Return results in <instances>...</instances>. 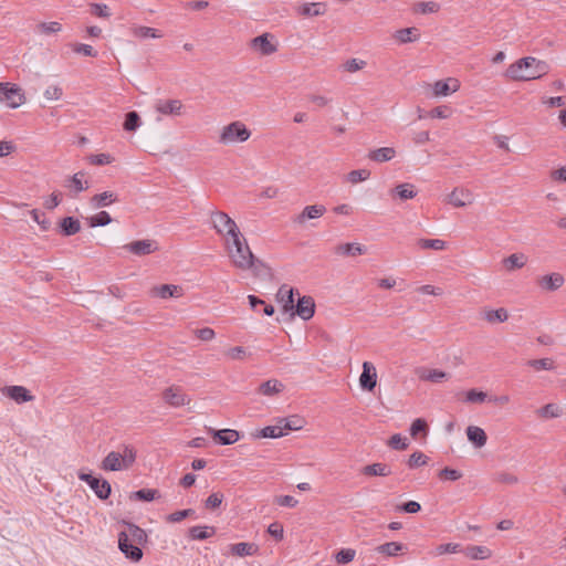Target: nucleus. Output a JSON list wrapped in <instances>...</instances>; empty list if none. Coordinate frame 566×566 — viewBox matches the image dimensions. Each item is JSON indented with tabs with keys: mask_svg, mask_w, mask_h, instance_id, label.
Here are the masks:
<instances>
[{
	"mask_svg": "<svg viewBox=\"0 0 566 566\" xmlns=\"http://www.w3.org/2000/svg\"><path fill=\"white\" fill-rule=\"evenodd\" d=\"M224 247L232 264L235 268L243 271L250 270L254 275H261L263 272L269 270L263 261L254 256L247 239L241 232L224 242Z\"/></svg>",
	"mask_w": 566,
	"mask_h": 566,
	"instance_id": "1",
	"label": "nucleus"
},
{
	"mask_svg": "<svg viewBox=\"0 0 566 566\" xmlns=\"http://www.w3.org/2000/svg\"><path fill=\"white\" fill-rule=\"evenodd\" d=\"M146 532L129 522H123V530L118 533V548L126 558L137 563L143 557L140 548L147 542Z\"/></svg>",
	"mask_w": 566,
	"mask_h": 566,
	"instance_id": "2",
	"label": "nucleus"
},
{
	"mask_svg": "<svg viewBox=\"0 0 566 566\" xmlns=\"http://www.w3.org/2000/svg\"><path fill=\"white\" fill-rule=\"evenodd\" d=\"M549 72L547 62L534 56H525L512 63L505 71V77L512 81H532Z\"/></svg>",
	"mask_w": 566,
	"mask_h": 566,
	"instance_id": "3",
	"label": "nucleus"
},
{
	"mask_svg": "<svg viewBox=\"0 0 566 566\" xmlns=\"http://www.w3.org/2000/svg\"><path fill=\"white\" fill-rule=\"evenodd\" d=\"M137 451L133 446L124 444L117 451H111L102 461L104 471H124L136 461Z\"/></svg>",
	"mask_w": 566,
	"mask_h": 566,
	"instance_id": "4",
	"label": "nucleus"
},
{
	"mask_svg": "<svg viewBox=\"0 0 566 566\" xmlns=\"http://www.w3.org/2000/svg\"><path fill=\"white\" fill-rule=\"evenodd\" d=\"M251 137V130L241 120L231 122L221 127L218 143L224 146L242 144Z\"/></svg>",
	"mask_w": 566,
	"mask_h": 566,
	"instance_id": "5",
	"label": "nucleus"
},
{
	"mask_svg": "<svg viewBox=\"0 0 566 566\" xmlns=\"http://www.w3.org/2000/svg\"><path fill=\"white\" fill-rule=\"evenodd\" d=\"M210 223L213 230L223 238L224 242L241 232L235 221L223 211L212 210Z\"/></svg>",
	"mask_w": 566,
	"mask_h": 566,
	"instance_id": "6",
	"label": "nucleus"
},
{
	"mask_svg": "<svg viewBox=\"0 0 566 566\" xmlns=\"http://www.w3.org/2000/svg\"><path fill=\"white\" fill-rule=\"evenodd\" d=\"M154 109L157 113V122L163 117H179L185 114V105L180 99L159 98L154 104Z\"/></svg>",
	"mask_w": 566,
	"mask_h": 566,
	"instance_id": "7",
	"label": "nucleus"
},
{
	"mask_svg": "<svg viewBox=\"0 0 566 566\" xmlns=\"http://www.w3.org/2000/svg\"><path fill=\"white\" fill-rule=\"evenodd\" d=\"M0 101L10 108H18L25 102V96L20 86L4 82L0 83Z\"/></svg>",
	"mask_w": 566,
	"mask_h": 566,
	"instance_id": "8",
	"label": "nucleus"
},
{
	"mask_svg": "<svg viewBox=\"0 0 566 566\" xmlns=\"http://www.w3.org/2000/svg\"><path fill=\"white\" fill-rule=\"evenodd\" d=\"M78 479L85 482L95 493V495L101 500H106L109 497L112 492V486L107 480L96 478L90 473L80 472Z\"/></svg>",
	"mask_w": 566,
	"mask_h": 566,
	"instance_id": "9",
	"label": "nucleus"
},
{
	"mask_svg": "<svg viewBox=\"0 0 566 566\" xmlns=\"http://www.w3.org/2000/svg\"><path fill=\"white\" fill-rule=\"evenodd\" d=\"M250 45L253 50L263 56H269L275 53L279 49V44L276 41H274V35L271 33H263L253 38L250 42Z\"/></svg>",
	"mask_w": 566,
	"mask_h": 566,
	"instance_id": "10",
	"label": "nucleus"
},
{
	"mask_svg": "<svg viewBox=\"0 0 566 566\" xmlns=\"http://www.w3.org/2000/svg\"><path fill=\"white\" fill-rule=\"evenodd\" d=\"M328 6L326 2H301L294 7L296 15L301 18H317L326 14Z\"/></svg>",
	"mask_w": 566,
	"mask_h": 566,
	"instance_id": "11",
	"label": "nucleus"
},
{
	"mask_svg": "<svg viewBox=\"0 0 566 566\" xmlns=\"http://www.w3.org/2000/svg\"><path fill=\"white\" fill-rule=\"evenodd\" d=\"M474 196L471 190L463 187H455L447 197L446 202L454 208H463L472 205Z\"/></svg>",
	"mask_w": 566,
	"mask_h": 566,
	"instance_id": "12",
	"label": "nucleus"
},
{
	"mask_svg": "<svg viewBox=\"0 0 566 566\" xmlns=\"http://www.w3.org/2000/svg\"><path fill=\"white\" fill-rule=\"evenodd\" d=\"M1 392L19 405L34 400V396L30 390L20 385L6 386L1 389Z\"/></svg>",
	"mask_w": 566,
	"mask_h": 566,
	"instance_id": "13",
	"label": "nucleus"
},
{
	"mask_svg": "<svg viewBox=\"0 0 566 566\" xmlns=\"http://www.w3.org/2000/svg\"><path fill=\"white\" fill-rule=\"evenodd\" d=\"M163 398L171 407L178 408L190 403L191 399L180 388L169 387L164 390Z\"/></svg>",
	"mask_w": 566,
	"mask_h": 566,
	"instance_id": "14",
	"label": "nucleus"
},
{
	"mask_svg": "<svg viewBox=\"0 0 566 566\" xmlns=\"http://www.w3.org/2000/svg\"><path fill=\"white\" fill-rule=\"evenodd\" d=\"M460 82L454 77L439 80L432 84V93L436 97L448 96L451 93L458 92Z\"/></svg>",
	"mask_w": 566,
	"mask_h": 566,
	"instance_id": "15",
	"label": "nucleus"
},
{
	"mask_svg": "<svg viewBox=\"0 0 566 566\" xmlns=\"http://www.w3.org/2000/svg\"><path fill=\"white\" fill-rule=\"evenodd\" d=\"M359 385L364 390L373 391L377 385V371L369 361L363 363V371L359 377Z\"/></svg>",
	"mask_w": 566,
	"mask_h": 566,
	"instance_id": "16",
	"label": "nucleus"
},
{
	"mask_svg": "<svg viewBox=\"0 0 566 566\" xmlns=\"http://www.w3.org/2000/svg\"><path fill=\"white\" fill-rule=\"evenodd\" d=\"M150 295L163 300L179 298L184 295L182 287L175 284H163L154 286L150 290Z\"/></svg>",
	"mask_w": 566,
	"mask_h": 566,
	"instance_id": "17",
	"label": "nucleus"
},
{
	"mask_svg": "<svg viewBox=\"0 0 566 566\" xmlns=\"http://www.w3.org/2000/svg\"><path fill=\"white\" fill-rule=\"evenodd\" d=\"M565 283V277L558 272H553L543 275L538 279V285L543 291L555 292L559 290Z\"/></svg>",
	"mask_w": 566,
	"mask_h": 566,
	"instance_id": "18",
	"label": "nucleus"
},
{
	"mask_svg": "<svg viewBox=\"0 0 566 566\" xmlns=\"http://www.w3.org/2000/svg\"><path fill=\"white\" fill-rule=\"evenodd\" d=\"M291 427L292 426L289 422H286L285 418H281V419H279L276 424L264 427L260 431L258 437L269 438V439H277V438L285 436L286 432L289 431V428H291Z\"/></svg>",
	"mask_w": 566,
	"mask_h": 566,
	"instance_id": "19",
	"label": "nucleus"
},
{
	"mask_svg": "<svg viewBox=\"0 0 566 566\" xmlns=\"http://www.w3.org/2000/svg\"><path fill=\"white\" fill-rule=\"evenodd\" d=\"M295 313L304 321L311 319L315 314V302L312 296L298 297L294 305Z\"/></svg>",
	"mask_w": 566,
	"mask_h": 566,
	"instance_id": "20",
	"label": "nucleus"
},
{
	"mask_svg": "<svg viewBox=\"0 0 566 566\" xmlns=\"http://www.w3.org/2000/svg\"><path fill=\"white\" fill-rule=\"evenodd\" d=\"M124 248L136 255H147L157 250L156 242L149 239L133 241Z\"/></svg>",
	"mask_w": 566,
	"mask_h": 566,
	"instance_id": "21",
	"label": "nucleus"
},
{
	"mask_svg": "<svg viewBox=\"0 0 566 566\" xmlns=\"http://www.w3.org/2000/svg\"><path fill=\"white\" fill-rule=\"evenodd\" d=\"M326 212V207L323 205H311L306 206L303 211L296 216L294 221L298 224H303L306 220L318 219Z\"/></svg>",
	"mask_w": 566,
	"mask_h": 566,
	"instance_id": "22",
	"label": "nucleus"
},
{
	"mask_svg": "<svg viewBox=\"0 0 566 566\" xmlns=\"http://www.w3.org/2000/svg\"><path fill=\"white\" fill-rule=\"evenodd\" d=\"M213 438L221 446H230L239 441L240 433L234 429L210 430Z\"/></svg>",
	"mask_w": 566,
	"mask_h": 566,
	"instance_id": "23",
	"label": "nucleus"
},
{
	"mask_svg": "<svg viewBox=\"0 0 566 566\" xmlns=\"http://www.w3.org/2000/svg\"><path fill=\"white\" fill-rule=\"evenodd\" d=\"M392 36L399 44H407L417 42L420 39V31L415 27H410L395 31Z\"/></svg>",
	"mask_w": 566,
	"mask_h": 566,
	"instance_id": "24",
	"label": "nucleus"
},
{
	"mask_svg": "<svg viewBox=\"0 0 566 566\" xmlns=\"http://www.w3.org/2000/svg\"><path fill=\"white\" fill-rule=\"evenodd\" d=\"M276 298L282 304L284 312L294 310V290L292 287L283 284L276 293Z\"/></svg>",
	"mask_w": 566,
	"mask_h": 566,
	"instance_id": "25",
	"label": "nucleus"
},
{
	"mask_svg": "<svg viewBox=\"0 0 566 566\" xmlns=\"http://www.w3.org/2000/svg\"><path fill=\"white\" fill-rule=\"evenodd\" d=\"M396 157V150L394 147H381L371 149L367 154V158L375 163H387Z\"/></svg>",
	"mask_w": 566,
	"mask_h": 566,
	"instance_id": "26",
	"label": "nucleus"
},
{
	"mask_svg": "<svg viewBox=\"0 0 566 566\" xmlns=\"http://www.w3.org/2000/svg\"><path fill=\"white\" fill-rule=\"evenodd\" d=\"M118 200V196L116 192L113 191H104L102 193L94 195L90 199V203L93 208H104L113 205Z\"/></svg>",
	"mask_w": 566,
	"mask_h": 566,
	"instance_id": "27",
	"label": "nucleus"
},
{
	"mask_svg": "<svg viewBox=\"0 0 566 566\" xmlns=\"http://www.w3.org/2000/svg\"><path fill=\"white\" fill-rule=\"evenodd\" d=\"M284 384L279 379H269L262 382L258 389L259 394L266 397H274L284 390Z\"/></svg>",
	"mask_w": 566,
	"mask_h": 566,
	"instance_id": "28",
	"label": "nucleus"
},
{
	"mask_svg": "<svg viewBox=\"0 0 566 566\" xmlns=\"http://www.w3.org/2000/svg\"><path fill=\"white\" fill-rule=\"evenodd\" d=\"M535 413L544 420L556 419L563 415V409L558 403L549 402L536 409Z\"/></svg>",
	"mask_w": 566,
	"mask_h": 566,
	"instance_id": "29",
	"label": "nucleus"
},
{
	"mask_svg": "<svg viewBox=\"0 0 566 566\" xmlns=\"http://www.w3.org/2000/svg\"><path fill=\"white\" fill-rule=\"evenodd\" d=\"M84 177L85 174L83 171L74 174L66 180L65 187L72 189L76 193L87 190L90 188V182Z\"/></svg>",
	"mask_w": 566,
	"mask_h": 566,
	"instance_id": "30",
	"label": "nucleus"
},
{
	"mask_svg": "<svg viewBox=\"0 0 566 566\" xmlns=\"http://www.w3.org/2000/svg\"><path fill=\"white\" fill-rule=\"evenodd\" d=\"M468 439L476 447L482 448L485 446L488 437L485 431L476 426H469L467 428Z\"/></svg>",
	"mask_w": 566,
	"mask_h": 566,
	"instance_id": "31",
	"label": "nucleus"
},
{
	"mask_svg": "<svg viewBox=\"0 0 566 566\" xmlns=\"http://www.w3.org/2000/svg\"><path fill=\"white\" fill-rule=\"evenodd\" d=\"M361 473L367 476H388L391 470L387 464L378 462L364 467Z\"/></svg>",
	"mask_w": 566,
	"mask_h": 566,
	"instance_id": "32",
	"label": "nucleus"
},
{
	"mask_svg": "<svg viewBox=\"0 0 566 566\" xmlns=\"http://www.w3.org/2000/svg\"><path fill=\"white\" fill-rule=\"evenodd\" d=\"M230 552L239 557L252 556L258 552V546L253 543H237L230 546Z\"/></svg>",
	"mask_w": 566,
	"mask_h": 566,
	"instance_id": "33",
	"label": "nucleus"
},
{
	"mask_svg": "<svg viewBox=\"0 0 566 566\" xmlns=\"http://www.w3.org/2000/svg\"><path fill=\"white\" fill-rule=\"evenodd\" d=\"M482 315L483 318L489 323H504L509 319V312L504 307L486 310Z\"/></svg>",
	"mask_w": 566,
	"mask_h": 566,
	"instance_id": "34",
	"label": "nucleus"
},
{
	"mask_svg": "<svg viewBox=\"0 0 566 566\" xmlns=\"http://www.w3.org/2000/svg\"><path fill=\"white\" fill-rule=\"evenodd\" d=\"M391 192L396 195L400 200H409L413 199L417 196V191L412 184H399L397 185Z\"/></svg>",
	"mask_w": 566,
	"mask_h": 566,
	"instance_id": "35",
	"label": "nucleus"
},
{
	"mask_svg": "<svg viewBox=\"0 0 566 566\" xmlns=\"http://www.w3.org/2000/svg\"><path fill=\"white\" fill-rule=\"evenodd\" d=\"M216 528L207 525H196L189 528V536L191 539H206L214 535Z\"/></svg>",
	"mask_w": 566,
	"mask_h": 566,
	"instance_id": "36",
	"label": "nucleus"
},
{
	"mask_svg": "<svg viewBox=\"0 0 566 566\" xmlns=\"http://www.w3.org/2000/svg\"><path fill=\"white\" fill-rule=\"evenodd\" d=\"M527 262V258L523 253H513L503 260V265L507 271L522 269Z\"/></svg>",
	"mask_w": 566,
	"mask_h": 566,
	"instance_id": "37",
	"label": "nucleus"
},
{
	"mask_svg": "<svg viewBox=\"0 0 566 566\" xmlns=\"http://www.w3.org/2000/svg\"><path fill=\"white\" fill-rule=\"evenodd\" d=\"M464 554L469 558L478 560V559H486V558L491 557L492 552L486 546L474 545V546L467 547L464 549Z\"/></svg>",
	"mask_w": 566,
	"mask_h": 566,
	"instance_id": "38",
	"label": "nucleus"
},
{
	"mask_svg": "<svg viewBox=\"0 0 566 566\" xmlns=\"http://www.w3.org/2000/svg\"><path fill=\"white\" fill-rule=\"evenodd\" d=\"M366 252V248L360 243H343L336 248V253L342 255H361Z\"/></svg>",
	"mask_w": 566,
	"mask_h": 566,
	"instance_id": "39",
	"label": "nucleus"
},
{
	"mask_svg": "<svg viewBox=\"0 0 566 566\" xmlns=\"http://www.w3.org/2000/svg\"><path fill=\"white\" fill-rule=\"evenodd\" d=\"M60 226L62 233L67 237L76 234L81 230L80 221L73 217L63 218Z\"/></svg>",
	"mask_w": 566,
	"mask_h": 566,
	"instance_id": "40",
	"label": "nucleus"
},
{
	"mask_svg": "<svg viewBox=\"0 0 566 566\" xmlns=\"http://www.w3.org/2000/svg\"><path fill=\"white\" fill-rule=\"evenodd\" d=\"M132 34L138 39H159L163 36L157 29L144 25L132 28Z\"/></svg>",
	"mask_w": 566,
	"mask_h": 566,
	"instance_id": "41",
	"label": "nucleus"
},
{
	"mask_svg": "<svg viewBox=\"0 0 566 566\" xmlns=\"http://www.w3.org/2000/svg\"><path fill=\"white\" fill-rule=\"evenodd\" d=\"M461 545L458 543H446L438 545L432 552V556L438 557L444 554H457L461 552Z\"/></svg>",
	"mask_w": 566,
	"mask_h": 566,
	"instance_id": "42",
	"label": "nucleus"
},
{
	"mask_svg": "<svg viewBox=\"0 0 566 566\" xmlns=\"http://www.w3.org/2000/svg\"><path fill=\"white\" fill-rule=\"evenodd\" d=\"M87 222L92 228L104 227L112 222V218L107 211H99L96 214L87 218Z\"/></svg>",
	"mask_w": 566,
	"mask_h": 566,
	"instance_id": "43",
	"label": "nucleus"
},
{
	"mask_svg": "<svg viewBox=\"0 0 566 566\" xmlns=\"http://www.w3.org/2000/svg\"><path fill=\"white\" fill-rule=\"evenodd\" d=\"M376 549L387 556H397L403 549V545L397 542H388L379 545Z\"/></svg>",
	"mask_w": 566,
	"mask_h": 566,
	"instance_id": "44",
	"label": "nucleus"
},
{
	"mask_svg": "<svg viewBox=\"0 0 566 566\" xmlns=\"http://www.w3.org/2000/svg\"><path fill=\"white\" fill-rule=\"evenodd\" d=\"M142 125L140 117L137 112L133 111L126 114V118L124 122V129L127 132H135Z\"/></svg>",
	"mask_w": 566,
	"mask_h": 566,
	"instance_id": "45",
	"label": "nucleus"
},
{
	"mask_svg": "<svg viewBox=\"0 0 566 566\" xmlns=\"http://www.w3.org/2000/svg\"><path fill=\"white\" fill-rule=\"evenodd\" d=\"M446 241L441 239H420L418 241V247L420 249H431V250H443L446 248Z\"/></svg>",
	"mask_w": 566,
	"mask_h": 566,
	"instance_id": "46",
	"label": "nucleus"
},
{
	"mask_svg": "<svg viewBox=\"0 0 566 566\" xmlns=\"http://www.w3.org/2000/svg\"><path fill=\"white\" fill-rule=\"evenodd\" d=\"M36 29L41 34H54L62 30V24L57 21L41 22L36 25Z\"/></svg>",
	"mask_w": 566,
	"mask_h": 566,
	"instance_id": "47",
	"label": "nucleus"
},
{
	"mask_svg": "<svg viewBox=\"0 0 566 566\" xmlns=\"http://www.w3.org/2000/svg\"><path fill=\"white\" fill-rule=\"evenodd\" d=\"M422 380L431 381V382H441L448 378V374L440 369H430L422 375H420Z\"/></svg>",
	"mask_w": 566,
	"mask_h": 566,
	"instance_id": "48",
	"label": "nucleus"
},
{
	"mask_svg": "<svg viewBox=\"0 0 566 566\" xmlns=\"http://www.w3.org/2000/svg\"><path fill=\"white\" fill-rule=\"evenodd\" d=\"M527 365L535 370H553L555 368L551 358L532 359L527 361Z\"/></svg>",
	"mask_w": 566,
	"mask_h": 566,
	"instance_id": "49",
	"label": "nucleus"
},
{
	"mask_svg": "<svg viewBox=\"0 0 566 566\" xmlns=\"http://www.w3.org/2000/svg\"><path fill=\"white\" fill-rule=\"evenodd\" d=\"M370 171L368 169H356L347 174V180L350 184H358L369 179Z\"/></svg>",
	"mask_w": 566,
	"mask_h": 566,
	"instance_id": "50",
	"label": "nucleus"
},
{
	"mask_svg": "<svg viewBox=\"0 0 566 566\" xmlns=\"http://www.w3.org/2000/svg\"><path fill=\"white\" fill-rule=\"evenodd\" d=\"M488 395L484 391L470 389L465 392V402L470 403H482L486 400Z\"/></svg>",
	"mask_w": 566,
	"mask_h": 566,
	"instance_id": "51",
	"label": "nucleus"
},
{
	"mask_svg": "<svg viewBox=\"0 0 566 566\" xmlns=\"http://www.w3.org/2000/svg\"><path fill=\"white\" fill-rule=\"evenodd\" d=\"M388 446L394 450H406L409 446L408 439L400 433L391 436Z\"/></svg>",
	"mask_w": 566,
	"mask_h": 566,
	"instance_id": "52",
	"label": "nucleus"
},
{
	"mask_svg": "<svg viewBox=\"0 0 566 566\" xmlns=\"http://www.w3.org/2000/svg\"><path fill=\"white\" fill-rule=\"evenodd\" d=\"M367 65L366 61L360 59H349L343 64V69L346 72L355 73L363 70Z\"/></svg>",
	"mask_w": 566,
	"mask_h": 566,
	"instance_id": "53",
	"label": "nucleus"
},
{
	"mask_svg": "<svg viewBox=\"0 0 566 566\" xmlns=\"http://www.w3.org/2000/svg\"><path fill=\"white\" fill-rule=\"evenodd\" d=\"M428 457L420 451L413 452L408 460V467L413 469L426 465L428 463Z\"/></svg>",
	"mask_w": 566,
	"mask_h": 566,
	"instance_id": "54",
	"label": "nucleus"
},
{
	"mask_svg": "<svg viewBox=\"0 0 566 566\" xmlns=\"http://www.w3.org/2000/svg\"><path fill=\"white\" fill-rule=\"evenodd\" d=\"M416 9L422 14L436 13L440 10V4L436 1H423L419 2Z\"/></svg>",
	"mask_w": 566,
	"mask_h": 566,
	"instance_id": "55",
	"label": "nucleus"
},
{
	"mask_svg": "<svg viewBox=\"0 0 566 566\" xmlns=\"http://www.w3.org/2000/svg\"><path fill=\"white\" fill-rule=\"evenodd\" d=\"M134 497L140 501L150 502L158 497V491L155 489H142L134 493Z\"/></svg>",
	"mask_w": 566,
	"mask_h": 566,
	"instance_id": "56",
	"label": "nucleus"
},
{
	"mask_svg": "<svg viewBox=\"0 0 566 566\" xmlns=\"http://www.w3.org/2000/svg\"><path fill=\"white\" fill-rule=\"evenodd\" d=\"M193 513H195V511L191 510V509H186V510L177 511V512L168 514L166 516V521L169 522V523H178V522H181L182 520L189 517Z\"/></svg>",
	"mask_w": 566,
	"mask_h": 566,
	"instance_id": "57",
	"label": "nucleus"
},
{
	"mask_svg": "<svg viewBox=\"0 0 566 566\" xmlns=\"http://www.w3.org/2000/svg\"><path fill=\"white\" fill-rule=\"evenodd\" d=\"M451 108L447 105H442V106H437L434 108H432L428 115L429 117L431 118H440V119H446V118H449L451 116Z\"/></svg>",
	"mask_w": 566,
	"mask_h": 566,
	"instance_id": "58",
	"label": "nucleus"
},
{
	"mask_svg": "<svg viewBox=\"0 0 566 566\" xmlns=\"http://www.w3.org/2000/svg\"><path fill=\"white\" fill-rule=\"evenodd\" d=\"M73 52L85 56L96 57L97 51L90 44L77 43L73 45Z\"/></svg>",
	"mask_w": 566,
	"mask_h": 566,
	"instance_id": "59",
	"label": "nucleus"
},
{
	"mask_svg": "<svg viewBox=\"0 0 566 566\" xmlns=\"http://www.w3.org/2000/svg\"><path fill=\"white\" fill-rule=\"evenodd\" d=\"M43 95L46 101H59L63 95V91L59 85H50L45 88Z\"/></svg>",
	"mask_w": 566,
	"mask_h": 566,
	"instance_id": "60",
	"label": "nucleus"
},
{
	"mask_svg": "<svg viewBox=\"0 0 566 566\" xmlns=\"http://www.w3.org/2000/svg\"><path fill=\"white\" fill-rule=\"evenodd\" d=\"M30 216L34 222H36L42 230H48L50 228V221L45 218L44 213L39 211L38 209H32L30 211Z\"/></svg>",
	"mask_w": 566,
	"mask_h": 566,
	"instance_id": "61",
	"label": "nucleus"
},
{
	"mask_svg": "<svg viewBox=\"0 0 566 566\" xmlns=\"http://www.w3.org/2000/svg\"><path fill=\"white\" fill-rule=\"evenodd\" d=\"M356 552L353 548H343L336 554L338 564H347L355 558Z\"/></svg>",
	"mask_w": 566,
	"mask_h": 566,
	"instance_id": "62",
	"label": "nucleus"
},
{
	"mask_svg": "<svg viewBox=\"0 0 566 566\" xmlns=\"http://www.w3.org/2000/svg\"><path fill=\"white\" fill-rule=\"evenodd\" d=\"M91 12L98 18L107 19L111 17L109 8L105 3L91 4Z\"/></svg>",
	"mask_w": 566,
	"mask_h": 566,
	"instance_id": "63",
	"label": "nucleus"
},
{
	"mask_svg": "<svg viewBox=\"0 0 566 566\" xmlns=\"http://www.w3.org/2000/svg\"><path fill=\"white\" fill-rule=\"evenodd\" d=\"M223 501V494L219 492L211 493L205 501L207 509L214 510L221 505Z\"/></svg>",
	"mask_w": 566,
	"mask_h": 566,
	"instance_id": "64",
	"label": "nucleus"
}]
</instances>
